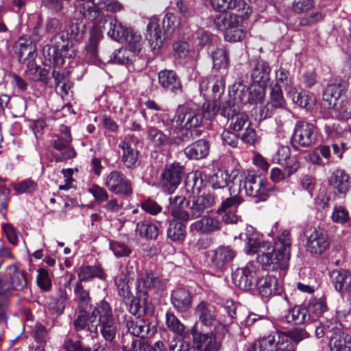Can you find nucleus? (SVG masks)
<instances>
[{
    "label": "nucleus",
    "instance_id": "obj_35",
    "mask_svg": "<svg viewBox=\"0 0 351 351\" xmlns=\"http://www.w3.org/2000/svg\"><path fill=\"white\" fill-rule=\"evenodd\" d=\"M222 308L226 314V317L219 321L218 328L219 330H221V334L223 335L227 331V326L232 324L234 319L237 317V304L231 300H227L223 303Z\"/></svg>",
    "mask_w": 351,
    "mask_h": 351
},
{
    "label": "nucleus",
    "instance_id": "obj_17",
    "mask_svg": "<svg viewBox=\"0 0 351 351\" xmlns=\"http://www.w3.org/2000/svg\"><path fill=\"white\" fill-rule=\"evenodd\" d=\"M285 339L281 332L274 330L261 337L258 340V346H252L247 351H277L279 345L283 343Z\"/></svg>",
    "mask_w": 351,
    "mask_h": 351
},
{
    "label": "nucleus",
    "instance_id": "obj_50",
    "mask_svg": "<svg viewBox=\"0 0 351 351\" xmlns=\"http://www.w3.org/2000/svg\"><path fill=\"white\" fill-rule=\"evenodd\" d=\"M213 68L216 70H226L229 65L228 54L226 49L217 48L212 51Z\"/></svg>",
    "mask_w": 351,
    "mask_h": 351
},
{
    "label": "nucleus",
    "instance_id": "obj_51",
    "mask_svg": "<svg viewBox=\"0 0 351 351\" xmlns=\"http://www.w3.org/2000/svg\"><path fill=\"white\" fill-rule=\"evenodd\" d=\"M165 323L167 328L175 334L182 336L185 332L184 325L171 311H167L165 315Z\"/></svg>",
    "mask_w": 351,
    "mask_h": 351
},
{
    "label": "nucleus",
    "instance_id": "obj_54",
    "mask_svg": "<svg viewBox=\"0 0 351 351\" xmlns=\"http://www.w3.org/2000/svg\"><path fill=\"white\" fill-rule=\"evenodd\" d=\"M123 41L128 43V49H131L135 54L141 49V36L130 29H128Z\"/></svg>",
    "mask_w": 351,
    "mask_h": 351
},
{
    "label": "nucleus",
    "instance_id": "obj_14",
    "mask_svg": "<svg viewBox=\"0 0 351 351\" xmlns=\"http://www.w3.org/2000/svg\"><path fill=\"white\" fill-rule=\"evenodd\" d=\"M158 83L167 92L178 95L183 93L180 78L173 70L165 69L158 73Z\"/></svg>",
    "mask_w": 351,
    "mask_h": 351
},
{
    "label": "nucleus",
    "instance_id": "obj_30",
    "mask_svg": "<svg viewBox=\"0 0 351 351\" xmlns=\"http://www.w3.org/2000/svg\"><path fill=\"white\" fill-rule=\"evenodd\" d=\"M90 317L93 318L91 319L92 322H95V324L115 322L112 308L105 300H102L97 304L90 313Z\"/></svg>",
    "mask_w": 351,
    "mask_h": 351
},
{
    "label": "nucleus",
    "instance_id": "obj_16",
    "mask_svg": "<svg viewBox=\"0 0 351 351\" xmlns=\"http://www.w3.org/2000/svg\"><path fill=\"white\" fill-rule=\"evenodd\" d=\"M72 137L55 136L51 141V146L56 150L62 152L53 156L56 162H64L76 156V152L71 146Z\"/></svg>",
    "mask_w": 351,
    "mask_h": 351
},
{
    "label": "nucleus",
    "instance_id": "obj_3",
    "mask_svg": "<svg viewBox=\"0 0 351 351\" xmlns=\"http://www.w3.org/2000/svg\"><path fill=\"white\" fill-rule=\"evenodd\" d=\"M182 22L175 14H166L162 19V27L159 19L152 16L147 26L146 39L153 51L158 50L166 38L179 29Z\"/></svg>",
    "mask_w": 351,
    "mask_h": 351
},
{
    "label": "nucleus",
    "instance_id": "obj_57",
    "mask_svg": "<svg viewBox=\"0 0 351 351\" xmlns=\"http://www.w3.org/2000/svg\"><path fill=\"white\" fill-rule=\"evenodd\" d=\"M110 248L113 252L114 256L118 258L129 256L132 253V249L121 241H110Z\"/></svg>",
    "mask_w": 351,
    "mask_h": 351
},
{
    "label": "nucleus",
    "instance_id": "obj_32",
    "mask_svg": "<svg viewBox=\"0 0 351 351\" xmlns=\"http://www.w3.org/2000/svg\"><path fill=\"white\" fill-rule=\"evenodd\" d=\"M101 39L100 33H97L93 29L88 43L86 46L85 54V59L90 64H96L99 62L98 45Z\"/></svg>",
    "mask_w": 351,
    "mask_h": 351
},
{
    "label": "nucleus",
    "instance_id": "obj_34",
    "mask_svg": "<svg viewBox=\"0 0 351 351\" xmlns=\"http://www.w3.org/2000/svg\"><path fill=\"white\" fill-rule=\"evenodd\" d=\"M308 315H311V322H315L317 318L324 317L328 312V306L326 300L324 298H313L306 302Z\"/></svg>",
    "mask_w": 351,
    "mask_h": 351
},
{
    "label": "nucleus",
    "instance_id": "obj_23",
    "mask_svg": "<svg viewBox=\"0 0 351 351\" xmlns=\"http://www.w3.org/2000/svg\"><path fill=\"white\" fill-rule=\"evenodd\" d=\"M210 265L221 269L236 256L237 252L230 246H220L211 252Z\"/></svg>",
    "mask_w": 351,
    "mask_h": 351
},
{
    "label": "nucleus",
    "instance_id": "obj_4",
    "mask_svg": "<svg viewBox=\"0 0 351 351\" xmlns=\"http://www.w3.org/2000/svg\"><path fill=\"white\" fill-rule=\"evenodd\" d=\"M317 140L318 129L315 124L304 121L296 122L291 139L293 149L298 151L299 146L311 147L317 143Z\"/></svg>",
    "mask_w": 351,
    "mask_h": 351
},
{
    "label": "nucleus",
    "instance_id": "obj_8",
    "mask_svg": "<svg viewBox=\"0 0 351 351\" xmlns=\"http://www.w3.org/2000/svg\"><path fill=\"white\" fill-rule=\"evenodd\" d=\"M304 235L306 250L311 254L320 255L328 248V236L324 229L309 228L305 230Z\"/></svg>",
    "mask_w": 351,
    "mask_h": 351
},
{
    "label": "nucleus",
    "instance_id": "obj_39",
    "mask_svg": "<svg viewBox=\"0 0 351 351\" xmlns=\"http://www.w3.org/2000/svg\"><path fill=\"white\" fill-rule=\"evenodd\" d=\"M226 193L230 196L221 202L220 206L217 210L218 215H222L223 211L237 210L238 207L243 202V197L239 195V193L236 194L232 188L229 189L228 191Z\"/></svg>",
    "mask_w": 351,
    "mask_h": 351
},
{
    "label": "nucleus",
    "instance_id": "obj_37",
    "mask_svg": "<svg viewBox=\"0 0 351 351\" xmlns=\"http://www.w3.org/2000/svg\"><path fill=\"white\" fill-rule=\"evenodd\" d=\"M241 14V12L239 13ZM241 15L221 12L217 14L214 19V23L219 30H225V32L237 25L240 23Z\"/></svg>",
    "mask_w": 351,
    "mask_h": 351
},
{
    "label": "nucleus",
    "instance_id": "obj_64",
    "mask_svg": "<svg viewBox=\"0 0 351 351\" xmlns=\"http://www.w3.org/2000/svg\"><path fill=\"white\" fill-rule=\"evenodd\" d=\"M63 348L66 351H88V346L81 341H74L69 337H66L63 342Z\"/></svg>",
    "mask_w": 351,
    "mask_h": 351
},
{
    "label": "nucleus",
    "instance_id": "obj_52",
    "mask_svg": "<svg viewBox=\"0 0 351 351\" xmlns=\"http://www.w3.org/2000/svg\"><path fill=\"white\" fill-rule=\"evenodd\" d=\"M135 53L128 48H120L115 50L110 60L114 63L125 64L131 62L135 57Z\"/></svg>",
    "mask_w": 351,
    "mask_h": 351
},
{
    "label": "nucleus",
    "instance_id": "obj_28",
    "mask_svg": "<svg viewBox=\"0 0 351 351\" xmlns=\"http://www.w3.org/2000/svg\"><path fill=\"white\" fill-rule=\"evenodd\" d=\"M192 300L191 293L185 289L179 288L171 293V304L180 313H186L191 308Z\"/></svg>",
    "mask_w": 351,
    "mask_h": 351
},
{
    "label": "nucleus",
    "instance_id": "obj_10",
    "mask_svg": "<svg viewBox=\"0 0 351 351\" xmlns=\"http://www.w3.org/2000/svg\"><path fill=\"white\" fill-rule=\"evenodd\" d=\"M104 185L109 191L115 195H129L132 193L130 180L121 171L113 170L107 175Z\"/></svg>",
    "mask_w": 351,
    "mask_h": 351
},
{
    "label": "nucleus",
    "instance_id": "obj_41",
    "mask_svg": "<svg viewBox=\"0 0 351 351\" xmlns=\"http://www.w3.org/2000/svg\"><path fill=\"white\" fill-rule=\"evenodd\" d=\"M287 95L293 102L304 108H311L315 105V99L313 96L304 92H298L295 87H290Z\"/></svg>",
    "mask_w": 351,
    "mask_h": 351
},
{
    "label": "nucleus",
    "instance_id": "obj_48",
    "mask_svg": "<svg viewBox=\"0 0 351 351\" xmlns=\"http://www.w3.org/2000/svg\"><path fill=\"white\" fill-rule=\"evenodd\" d=\"M268 102L277 109H285L287 102L284 97L281 86L274 84L271 86Z\"/></svg>",
    "mask_w": 351,
    "mask_h": 351
},
{
    "label": "nucleus",
    "instance_id": "obj_6",
    "mask_svg": "<svg viewBox=\"0 0 351 351\" xmlns=\"http://www.w3.org/2000/svg\"><path fill=\"white\" fill-rule=\"evenodd\" d=\"M129 28L124 27L118 19L112 15L106 14L94 23L93 29L100 33L101 38L104 32L112 40L122 42Z\"/></svg>",
    "mask_w": 351,
    "mask_h": 351
},
{
    "label": "nucleus",
    "instance_id": "obj_18",
    "mask_svg": "<svg viewBox=\"0 0 351 351\" xmlns=\"http://www.w3.org/2000/svg\"><path fill=\"white\" fill-rule=\"evenodd\" d=\"M328 183L336 196L344 197L350 189V176L345 171L337 169L330 176Z\"/></svg>",
    "mask_w": 351,
    "mask_h": 351
},
{
    "label": "nucleus",
    "instance_id": "obj_7",
    "mask_svg": "<svg viewBox=\"0 0 351 351\" xmlns=\"http://www.w3.org/2000/svg\"><path fill=\"white\" fill-rule=\"evenodd\" d=\"M184 175V167L178 162L167 165L160 178V185L167 193H173L180 185Z\"/></svg>",
    "mask_w": 351,
    "mask_h": 351
},
{
    "label": "nucleus",
    "instance_id": "obj_47",
    "mask_svg": "<svg viewBox=\"0 0 351 351\" xmlns=\"http://www.w3.org/2000/svg\"><path fill=\"white\" fill-rule=\"evenodd\" d=\"M186 226L181 221L172 220L167 229V237L173 241H180L186 237Z\"/></svg>",
    "mask_w": 351,
    "mask_h": 351
},
{
    "label": "nucleus",
    "instance_id": "obj_15",
    "mask_svg": "<svg viewBox=\"0 0 351 351\" xmlns=\"http://www.w3.org/2000/svg\"><path fill=\"white\" fill-rule=\"evenodd\" d=\"M193 342L197 351H213L220 348V344L217 342L213 332H202L198 331L194 326L191 329Z\"/></svg>",
    "mask_w": 351,
    "mask_h": 351
},
{
    "label": "nucleus",
    "instance_id": "obj_46",
    "mask_svg": "<svg viewBox=\"0 0 351 351\" xmlns=\"http://www.w3.org/2000/svg\"><path fill=\"white\" fill-rule=\"evenodd\" d=\"M97 332L99 330L102 337L110 344L114 345V340L118 332L117 326L115 322L96 324Z\"/></svg>",
    "mask_w": 351,
    "mask_h": 351
},
{
    "label": "nucleus",
    "instance_id": "obj_60",
    "mask_svg": "<svg viewBox=\"0 0 351 351\" xmlns=\"http://www.w3.org/2000/svg\"><path fill=\"white\" fill-rule=\"evenodd\" d=\"M265 88L266 86L258 85V86H254L249 89L247 101L250 104H256L262 101L265 96Z\"/></svg>",
    "mask_w": 351,
    "mask_h": 351
},
{
    "label": "nucleus",
    "instance_id": "obj_62",
    "mask_svg": "<svg viewBox=\"0 0 351 351\" xmlns=\"http://www.w3.org/2000/svg\"><path fill=\"white\" fill-rule=\"evenodd\" d=\"M88 191L94 197L98 204H101L108 199L109 195L107 191L97 184H93Z\"/></svg>",
    "mask_w": 351,
    "mask_h": 351
},
{
    "label": "nucleus",
    "instance_id": "obj_56",
    "mask_svg": "<svg viewBox=\"0 0 351 351\" xmlns=\"http://www.w3.org/2000/svg\"><path fill=\"white\" fill-rule=\"evenodd\" d=\"M230 127L236 132L241 131L245 125L248 126L250 123L247 114L244 112H239L229 119Z\"/></svg>",
    "mask_w": 351,
    "mask_h": 351
},
{
    "label": "nucleus",
    "instance_id": "obj_9",
    "mask_svg": "<svg viewBox=\"0 0 351 351\" xmlns=\"http://www.w3.org/2000/svg\"><path fill=\"white\" fill-rule=\"evenodd\" d=\"M265 183L266 181L261 176L248 172L245 175L243 180L240 181L239 193L241 191V187L243 186L247 195L265 201L267 197Z\"/></svg>",
    "mask_w": 351,
    "mask_h": 351
},
{
    "label": "nucleus",
    "instance_id": "obj_20",
    "mask_svg": "<svg viewBox=\"0 0 351 351\" xmlns=\"http://www.w3.org/2000/svg\"><path fill=\"white\" fill-rule=\"evenodd\" d=\"M311 315H308L306 303L302 305H295L288 310L286 314L282 317V322L293 324L295 325H301L311 323Z\"/></svg>",
    "mask_w": 351,
    "mask_h": 351
},
{
    "label": "nucleus",
    "instance_id": "obj_26",
    "mask_svg": "<svg viewBox=\"0 0 351 351\" xmlns=\"http://www.w3.org/2000/svg\"><path fill=\"white\" fill-rule=\"evenodd\" d=\"M329 346L330 351H350L351 336L335 327L329 337Z\"/></svg>",
    "mask_w": 351,
    "mask_h": 351
},
{
    "label": "nucleus",
    "instance_id": "obj_38",
    "mask_svg": "<svg viewBox=\"0 0 351 351\" xmlns=\"http://www.w3.org/2000/svg\"><path fill=\"white\" fill-rule=\"evenodd\" d=\"M169 133L165 134L158 128L150 126L147 128V137L154 146L161 147L167 144H173L174 138H171Z\"/></svg>",
    "mask_w": 351,
    "mask_h": 351
},
{
    "label": "nucleus",
    "instance_id": "obj_58",
    "mask_svg": "<svg viewBox=\"0 0 351 351\" xmlns=\"http://www.w3.org/2000/svg\"><path fill=\"white\" fill-rule=\"evenodd\" d=\"M37 184L32 179H26L13 184L14 190L19 194L32 193L37 190Z\"/></svg>",
    "mask_w": 351,
    "mask_h": 351
},
{
    "label": "nucleus",
    "instance_id": "obj_43",
    "mask_svg": "<svg viewBox=\"0 0 351 351\" xmlns=\"http://www.w3.org/2000/svg\"><path fill=\"white\" fill-rule=\"evenodd\" d=\"M79 282L88 281L94 278H99L104 279L106 277V274L102 269L97 265L90 266L84 265L79 268L77 272Z\"/></svg>",
    "mask_w": 351,
    "mask_h": 351
},
{
    "label": "nucleus",
    "instance_id": "obj_27",
    "mask_svg": "<svg viewBox=\"0 0 351 351\" xmlns=\"http://www.w3.org/2000/svg\"><path fill=\"white\" fill-rule=\"evenodd\" d=\"M119 147L123 150L121 160L124 166L129 169L136 168L140 165V152L136 145L130 142L121 141Z\"/></svg>",
    "mask_w": 351,
    "mask_h": 351
},
{
    "label": "nucleus",
    "instance_id": "obj_2",
    "mask_svg": "<svg viewBox=\"0 0 351 351\" xmlns=\"http://www.w3.org/2000/svg\"><path fill=\"white\" fill-rule=\"evenodd\" d=\"M232 280L240 289L249 290L255 287L262 298H269L276 291L278 284L275 276L267 275L258 278L256 266L248 263L245 267L238 268L232 273Z\"/></svg>",
    "mask_w": 351,
    "mask_h": 351
},
{
    "label": "nucleus",
    "instance_id": "obj_55",
    "mask_svg": "<svg viewBox=\"0 0 351 351\" xmlns=\"http://www.w3.org/2000/svg\"><path fill=\"white\" fill-rule=\"evenodd\" d=\"M276 83L278 86H282L285 88L292 87L293 78L289 71L283 67H280L275 71Z\"/></svg>",
    "mask_w": 351,
    "mask_h": 351
},
{
    "label": "nucleus",
    "instance_id": "obj_24",
    "mask_svg": "<svg viewBox=\"0 0 351 351\" xmlns=\"http://www.w3.org/2000/svg\"><path fill=\"white\" fill-rule=\"evenodd\" d=\"M191 224V229L203 234H211L221 229V221L215 217L204 215Z\"/></svg>",
    "mask_w": 351,
    "mask_h": 351
},
{
    "label": "nucleus",
    "instance_id": "obj_40",
    "mask_svg": "<svg viewBox=\"0 0 351 351\" xmlns=\"http://www.w3.org/2000/svg\"><path fill=\"white\" fill-rule=\"evenodd\" d=\"M93 318L90 317V313L84 310L78 311L76 319L73 322L75 330L80 331L88 329L90 332H97V326L95 322H92Z\"/></svg>",
    "mask_w": 351,
    "mask_h": 351
},
{
    "label": "nucleus",
    "instance_id": "obj_36",
    "mask_svg": "<svg viewBox=\"0 0 351 351\" xmlns=\"http://www.w3.org/2000/svg\"><path fill=\"white\" fill-rule=\"evenodd\" d=\"M157 224L147 221H141L136 223V232L143 238L147 239H156L159 232L162 221H157Z\"/></svg>",
    "mask_w": 351,
    "mask_h": 351
},
{
    "label": "nucleus",
    "instance_id": "obj_49",
    "mask_svg": "<svg viewBox=\"0 0 351 351\" xmlns=\"http://www.w3.org/2000/svg\"><path fill=\"white\" fill-rule=\"evenodd\" d=\"M147 300L145 296L136 295V297H132L129 301L130 313L138 317L143 315L146 312Z\"/></svg>",
    "mask_w": 351,
    "mask_h": 351
},
{
    "label": "nucleus",
    "instance_id": "obj_63",
    "mask_svg": "<svg viewBox=\"0 0 351 351\" xmlns=\"http://www.w3.org/2000/svg\"><path fill=\"white\" fill-rule=\"evenodd\" d=\"M66 30L72 40H78L82 38L84 34L85 31V25L81 22L72 21L68 29Z\"/></svg>",
    "mask_w": 351,
    "mask_h": 351
},
{
    "label": "nucleus",
    "instance_id": "obj_11",
    "mask_svg": "<svg viewBox=\"0 0 351 351\" xmlns=\"http://www.w3.org/2000/svg\"><path fill=\"white\" fill-rule=\"evenodd\" d=\"M136 295L148 297L162 287L160 279L152 271H146L141 274L136 282Z\"/></svg>",
    "mask_w": 351,
    "mask_h": 351
},
{
    "label": "nucleus",
    "instance_id": "obj_13",
    "mask_svg": "<svg viewBox=\"0 0 351 351\" xmlns=\"http://www.w3.org/2000/svg\"><path fill=\"white\" fill-rule=\"evenodd\" d=\"M250 77L254 84L267 86L270 80L271 67L269 63L258 58L250 60Z\"/></svg>",
    "mask_w": 351,
    "mask_h": 351
},
{
    "label": "nucleus",
    "instance_id": "obj_21",
    "mask_svg": "<svg viewBox=\"0 0 351 351\" xmlns=\"http://www.w3.org/2000/svg\"><path fill=\"white\" fill-rule=\"evenodd\" d=\"M330 277L336 291L351 295V274L348 271L334 269L330 273Z\"/></svg>",
    "mask_w": 351,
    "mask_h": 351
},
{
    "label": "nucleus",
    "instance_id": "obj_25",
    "mask_svg": "<svg viewBox=\"0 0 351 351\" xmlns=\"http://www.w3.org/2000/svg\"><path fill=\"white\" fill-rule=\"evenodd\" d=\"M210 141L202 138L186 146L184 149V153L189 160H200L208 156L210 152Z\"/></svg>",
    "mask_w": 351,
    "mask_h": 351
},
{
    "label": "nucleus",
    "instance_id": "obj_33",
    "mask_svg": "<svg viewBox=\"0 0 351 351\" xmlns=\"http://www.w3.org/2000/svg\"><path fill=\"white\" fill-rule=\"evenodd\" d=\"M152 121L156 123L161 124L165 128V131L169 134H172V131L177 125V113L172 116L169 110H162L160 112L154 113L151 118Z\"/></svg>",
    "mask_w": 351,
    "mask_h": 351
},
{
    "label": "nucleus",
    "instance_id": "obj_45",
    "mask_svg": "<svg viewBox=\"0 0 351 351\" xmlns=\"http://www.w3.org/2000/svg\"><path fill=\"white\" fill-rule=\"evenodd\" d=\"M229 180L230 176L228 172L219 169L210 176L208 183L213 189H221L227 192L230 189L228 188Z\"/></svg>",
    "mask_w": 351,
    "mask_h": 351
},
{
    "label": "nucleus",
    "instance_id": "obj_22",
    "mask_svg": "<svg viewBox=\"0 0 351 351\" xmlns=\"http://www.w3.org/2000/svg\"><path fill=\"white\" fill-rule=\"evenodd\" d=\"M202 114L199 110H187L177 112V125L186 129L197 130L202 124Z\"/></svg>",
    "mask_w": 351,
    "mask_h": 351
},
{
    "label": "nucleus",
    "instance_id": "obj_44",
    "mask_svg": "<svg viewBox=\"0 0 351 351\" xmlns=\"http://www.w3.org/2000/svg\"><path fill=\"white\" fill-rule=\"evenodd\" d=\"M80 14L93 23L105 15L101 14L100 10L96 6L94 0L83 2L79 8Z\"/></svg>",
    "mask_w": 351,
    "mask_h": 351
},
{
    "label": "nucleus",
    "instance_id": "obj_31",
    "mask_svg": "<svg viewBox=\"0 0 351 351\" xmlns=\"http://www.w3.org/2000/svg\"><path fill=\"white\" fill-rule=\"evenodd\" d=\"M127 328L128 331L136 337L144 338L148 335H152L155 332V328L150 327V324L143 319H131L127 321Z\"/></svg>",
    "mask_w": 351,
    "mask_h": 351
},
{
    "label": "nucleus",
    "instance_id": "obj_29",
    "mask_svg": "<svg viewBox=\"0 0 351 351\" xmlns=\"http://www.w3.org/2000/svg\"><path fill=\"white\" fill-rule=\"evenodd\" d=\"M195 315L201 324L206 326L213 324L217 318L215 307L210 303L202 301L195 308Z\"/></svg>",
    "mask_w": 351,
    "mask_h": 351
},
{
    "label": "nucleus",
    "instance_id": "obj_19",
    "mask_svg": "<svg viewBox=\"0 0 351 351\" xmlns=\"http://www.w3.org/2000/svg\"><path fill=\"white\" fill-rule=\"evenodd\" d=\"M212 6L220 12L228 10H236L241 12L242 18H247L251 14V9L247 3L241 0H210Z\"/></svg>",
    "mask_w": 351,
    "mask_h": 351
},
{
    "label": "nucleus",
    "instance_id": "obj_53",
    "mask_svg": "<svg viewBox=\"0 0 351 351\" xmlns=\"http://www.w3.org/2000/svg\"><path fill=\"white\" fill-rule=\"evenodd\" d=\"M37 56L36 49L26 44L20 45V50L18 53L19 61L21 64H27V62H34V60Z\"/></svg>",
    "mask_w": 351,
    "mask_h": 351
},
{
    "label": "nucleus",
    "instance_id": "obj_42",
    "mask_svg": "<svg viewBox=\"0 0 351 351\" xmlns=\"http://www.w3.org/2000/svg\"><path fill=\"white\" fill-rule=\"evenodd\" d=\"M201 135L200 130H191L186 129L184 126L176 125L175 129L172 131L171 138H174L173 144L179 143H187L194 139V136Z\"/></svg>",
    "mask_w": 351,
    "mask_h": 351
},
{
    "label": "nucleus",
    "instance_id": "obj_61",
    "mask_svg": "<svg viewBox=\"0 0 351 351\" xmlns=\"http://www.w3.org/2000/svg\"><path fill=\"white\" fill-rule=\"evenodd\" d=\"M245 36V32L239 25L232 27L224 34L225 39L229 42L241 41Z\"/></svg>",
    "mask_w": 351,
    "mask_h": 351
},
{
    "label": "nucleus",
    "instance_id": "obj_59",
    "mask_svg": "<svg viewBox=\"0 0 351 351\" xmlns=\"http://www.w3.org/2000/svg\"><path fill=\"white\" fill-rule=\"evenodd\" d=\"M38 286L43 291H48L51 288V281L47 269L40 268L36 278Z\"/></svg>",
    "mask_w": 351,
    "mask_h": 351
},
{
    "label": "nucleus",
    "instance_id": "obj_5",
    "mask_svg": "<svg viewBox=\"0 0 351 351\" xmlns=\"http://www.w3.org/2000/svg\"><path fill=\"white\" fill-rule=\"evenodd\" d=\"M26 272L16 263L7 268L6 279H0V292L5 295L12 294V291H20L27 286Z\"/></svg>",
    "mask_w": 351,
    "mask_h": 351
},
{
    "label": "nucleus",
    "instance_id": "obj_1",
    "mask_svg": "<svg viewBox=\"0 0 351 351\" xmlns=\"http://www.w3.org/2000/svg\"><path fill=\"white\" fill-rule=\"evenodd\" d=\"M240 237L245 242L247 254H257V261L265 270L284 269L288 267L291 248L288 230H284L278 237L274 246L269 242L260 241L252 228Z\"/></svg>",
    "mask_w": 351,
    "mask_h": 351
},
{
    "label": "nucleus",
    "instance_id": "obj_12",
    "mask_svg": "<svg viewBox=\"0 0 351 351\" xmlns=\"http://www.w3.org/2000/svg\"><path fill=\"white\" fill-rule=\"evenodd\" d=\"M215 196L213 194H203L193 197L191 203L189 202V210L191 219L202 217L209 213V210L215 204Z\"/></svg>",
    "mask_w": 351,
    "mask_h": 351
}]
</instances>
